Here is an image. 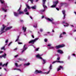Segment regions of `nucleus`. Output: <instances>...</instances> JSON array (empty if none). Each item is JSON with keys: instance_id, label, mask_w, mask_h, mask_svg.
Wrapping results in <instances>:
<instances>
[{"instance_id": "09e8293b", "label": "nucleus", "mask_w": 76, "mask_h": 76, "mask_svg": "<svg viewBox=\"0 0 76 76\" xmlns=\"http://www.w3.org/2000/svg\"><path fill=\"white\" fill-rule=\"evenodd\" d=\"M31 36L33 38H34V35H31Z\"/></svg>"}, {"instance_id": "052dcab7", "label": "nucleus", "mask_w": 76, "mask_h": 76, "mask_svg": "<svg viewBox=\"0 0 76 76\" xmlns=\"http://www.w3.org/2000/svg\"><path fill=\"white\" fill-rule=\"evenodd\" d=\"M22 66L21 64H20L18 65V67H20V66Z\"/></svg>"}, {"instance_id": "603ef678", "label": "nucleus", "mask_w": 76, "mask_h": 76, "mask_svg": "<svg viewBox=\"0 0 76 76\" xmlns=\"http://www.w3.org/2000/svg\"><path fill=\"white\" fill-rule=\"evenodd\" d=\"M44 36H47L48 35L47 34H45L44 35Z\"/></svg>"}, {"instance_id": "58836bf2", "label": "nucleus", "mask_w": 76, "mask_h": 76, "mask_svg": "<svg viewBox=\"0 0 76 76\" xmlns=\"http://www.w3.org/2000/svg\"><path fill=\"white\" fill-rule=\"evenodd\" d=\"M44 41H45V42H47L48 40H47V39H44Z\"/></svg>"}, {"instance_id": "2f4dec72", "label": "nucleus", "mask_w": 76, "mask_h": 76, "mask_svg": "<svg viewBox=\"0 0 76 76\" xmlns=\"http://www.w3.org/2000/svg\"><path fill=\"white\" fill-rule=\"evenodd\" d=\"M64 4V3H61V6H63Z\"/></svg>"}, {"instance_id": "f3484780", "label": "nucleus", "mask_w": 76, "mask_h": 76, "mask_svg": "<svg viewBox=\"0 0 76 76\" xmlns=\"http://www.w3.org/2000/svg\"><path fill=\"white\" fill-rule=\"evenodd\" d=\"M56 62H58V63H64L63 61H58L53 62H52V64H54V63H56Z\"/></svg>"}, {"instance_id": "c756f323", "label": "nucleus", "mask_w": 76, "mask_h": 76, "mask_svg": "<svg viewBox=\"0 0 76 76\" xmlns=\"http://www.w3.org/2000/svg\"><path fill=\"white\" fill-rule=\"evenodd\" d=\"M63 37V34L61 33L59 35V38H62Z\"/></svg>"}, {"instance_id": "c03bdc74", "label": "nucleus", "mask_w": 76, "mask_h": 76, "mask_svg": "<svg viewBox=\"0 0 76 76\" xmlns=\"http://www.w3.org/2000/svg\"><path fill=\"white\" fill-rule=\"evenodd\" d=\"M33 27H34V28H37V25L36 26H33Z\"/></svg>"}, {"instance_id": "bb28decb", "label": "nucleus", "mask_w": 76, "mask_h": 76, "mask_svg": "<svg viewBox=\"0 0 76 76\" xmlns=\"http://www.w3.org/2000/svg\"><path fill=\"white\" fill-rule=\"evenodd\" d=\"M24 12H28V10H27V8H26L24 10Z\"/></svg>"}, {"instance_id": "423d86ee", "label": "nucleus", "mask_w": 76, "mask_h": 76, "mask_svg": "<svg viewBox=\"0 0 76 76\" xmlns=\"http://www.w3.org/2000/svg\"><path fill=\"white\" fill-rule=\"evenodd\" d=\"M58 3V1H53V5L51 6L52 8H54L57 7V4Z\"/></svg>"}, {"instance_id": "0eeeda50", "label": "nucleus", "mask_w": 76, "mask_h": 76, "mask_svg": "<svg viewBox=\"0 0 76 76\" xmlns=\"http://www.w3.org/2000/svg\"><path fill=\"white\" fill-rule=\"evenodd\" d=\"M46 1V0H42V5L44 9H45L46 10L47 8V7L45 5V2Z\"/></svg>"}, {"instance_id": "5fc2aeb1", "label": "nucleus", "mask_w": 76, "mask_h": 76, "mask_svg": "<svg viewBox=\"0 0 76 76\" xmlns=\"http://www.w3.org/2000/svg\"><path fill=\"white\" fill-rule=\"evenodd\" d=\"M66 32H63L62 34L63 35H64V34H66Z\"/></svg>"}, {"instance_id": "72a5a7b5", "label": "nucleus", "mask_w": 76, "mask_h": 76, "mask_svg": "<svg viewBox=\"0 0 76 76\" xmlns=\"http://www.w3.org/2000/svg\"><path fill=\"white\" fill-rule=\"evenodd\" d=\"M30 0V1H31V3L32 4V3H33V1H34V0Z\"/></svg>"}, {"instance_id": "aec40b11", "label": "nucleus", "mask_w": 76, "mask_h": 76, "mask_svg": "<svg viewBox=\"0 0 76 76\" xmlns=\"http://www.w3.org/2000/svg\"><path fill=\"white\" fill-rule=\"evenodd\" d=\"M61 69H63V68L61 66H59V68H58L57 69V71H59V70H61Z\"/></svg>"}, {"instance_id": "4468645a", "label": "nucleus", "mask_w": 76, "mask_h": 76, "mask_svg": "<svg viewBox=\"0 0 76 76\" xmlns=\"http://www.w3.org/2000/svg\"><path fill=\"white\" fill-rule=\"evenodd\" d=\"M6 54L4 53L2 56H0V58H1L2 57H3L4 58H6Z\"/></svg>"}, {"instance_id": "69168bd1", "label": "nucleus", "mask_w": 76, "mask_h": 76, "mask_svg": "<svg viewBox=\"0 0 76 76\" xmlns=\"http://www.w3.org/2000/svg\"><path fill=\"white\" fill-rule=\"evenodd\" d=\"M52 32H54V30H52Z\"/></svg>"}, {"instance_id": "9d476101", "label": "nucleus", "mask_w": 76, "mask_h": 76, "mask_svg": "<svg viewBox=\"0 0 76 76\" xmlns=\"http://www.w3.org/2000/svg\"><path fill=\"white\" fill-rule=\"evenodd\" d=\"M65 45L64 44H62L61 45H60L58 46H56V48L57 49H58V48H62L63 47H64Z\"/></svg>"}, {"instance_id": "20e7f679", "label": "nucleus", "mask_w": 76, "mask_h": 76, "mask_svg": "<svg viewBox=\"0 0 76 76\" xmlns=\"http://www.w3.org/2000/svg\"><path fill=\"white\" fill-rule=\"evenodd\" d=\"M42 56V54H38L36 55V57L39 59H40L41 60H42L43 61V64H45L46 63V60L42 59L41 56Z\"/></svg>"}, {"instance_id": "680f3d73", "label": "nucleus", "mask_w": 76, "mask_h": 76, "mask_svg": "<svg viewBox=\"0 0 76 76\" xmlns=\"http://www.w3.org/2000/svg\"><path fill=\"white\" fill-rule=\"evenodd\" d=\"M44 18V16H43L42 17V19H43V18Z\"/></svg>"}, {"instance_id": "412c9836", "label": "nucleus", "mask_w": 76, "mask_h": 76, "mask_svg": "<svg viewBox=\"0 0 76 76\" xmlns=\"http://www.w3.org/2000/svg\"><path fill=\"white\" fill-rule=\"evenodd\" d=\"M45 9H44V10H42L39 11V12L40 13H42L43 12H44L45 11Z\"/></svg>"}, {"instance_id": "f257e3e1", "label": "nucleus", "mask_w": 76, "mask_h": 76, "mask_svg": "<svg viewBox=\"0 0 76 76\" xmlns=\"http://www.w3.org/2000/svg\"><path fill=\"white\" fill-rule=\"evenodd\" d=\"M0 3L3 4L2 5V7L1 8L2 10L4 12H7V9H6V8H9V6H7V3H5L4 0H0Z\"/></svg>"}, {"instance_id": "6e6552de", "label": "nucleus", "mask_w": 76, "mask_h": 76, "mask_svg": "<svg viewBox=\"0 0 76 76\" xmlns=\"http://www.w3.org/2000/svg\"><path fill=\"white\" fill-rule=\"evenodd\" d=\"M39 39V38H36L35 39H32L30 40L29 42L28 43L29 44H34V43L37 40H38Z\"/></svg>"}, {"instance_id": "6e6d98bb", "label": "nucleus", "mask_w": 76, "mask_h": 76, "mask_svg": "<svg viewBox=\"0 0 76 76\" xmlns=\"http://www.w3.org/2000/svg\"><path fill=\"white\" fill-rule=\"evenodd\" d=\"M47 33L48 34H50V32H47Z\"/></svg>"}, {"instance_id": "cd10ccee", "label": "nucleus", "mask_w": 76, "mask_h": 76, "mask_svg": "<svg viewBox=\"0 0 76 76\" xmlns=\"http://www.w3.org/2000/svg\"><path fill=\"white\" fill-rule=\"evenodd\" d=\"M48 48H49V49H54V47H49Z\"/></svg>"}, {"instance_id": "e2e57ef3", "label": "nucleus", "mask_w": 76, "mask_h": 76, "mask_svg": "<svg viewBox=\"0 0 76 76\" xmlns=\"http://www.w3.org/2000/svg\"><path fill=\"white\" fill-rule=\"evenodd\" d=\"M2 53H3V51H1L0 52V54Z\"/></svg>"}, {"instance_id": "2eb2a0df", "label": "nucleus", "mask_w": 76, "mask_h": 76, "mask_svg": "<svg viewBox=\"0 0 76 76\" xmlns=\"http://www.w3.org/2000/svg\"><path fill=\"white\" fill-rule=\"evenodd\" d=\"M62 23H64V25H64V26L65 27H66V26H69L68 24L67 23H66V22H65V21H63L62 22Z\"/></svg>"}, {"instance_id": "7c9ffc66", "label": "nucleus", "mask_w": 76, "mask_h": 76, "mask_svg": "<svg viewBox=\"0 0 76 76\" xmlns=\"http://www.w3.org/2000/svg\"><path fill=\"white\" fill-rule=\"evenodd\" d=\"M39 31L40 32H43V29H42V28H40L39 29Z\"/></svg>"}, {"instance_id": "473e14b6", "label": "nucleus", "mask_w": 76, "mask_h": 76, "mask_svg": "<svg viewBox=\"0 0 76 76\" xmlns=\"http://www.w3.org/2000/svg\"><path fill=\"white\" fill-rule=\"evenodd\" d=\"M70 56H68V57H67V59L68 60H70Z\"/></svg>"}, {"instance_id": "c9c22d12", "label": "nucleus", "mask_w": 76, "mask_h": 76, "mask_svg": "<svg viewBox=\"0 0 76 76\" xmlns=\"http://www.w3.org/2000/svg\"><path fill=\"white\" fill-rule=\"evenodd\" d=\"M71 55H72V56H74V57H75L76 56V55L74 53L72 54Z\"/></svg>"}, {"instance_id": "13d9d810", "label": "nucleus", "mask_w": 76, "mask_h": 76, "mask_svg": "<svg viewBox=\"0 0 76 76\" xmlns=\"http://www.w3.org/2000/svg\"><path fill=\"white\" fill-rule=\"evenodd\" d=\"M19 60H20V61H22V59L20 58H19Z\"/></svg>"}, {"instance_id": "8fccbe9b", "label": "nucleus", "mask_w": 76, "mask_h": 76, "mask_svg": "<svg viewBox=\"0 0 76 76\" xmlns=\"http://www.w3.org/2000/svg\"><path fill=\"white\" fill-rule=\"evenodd\" d=\"M4 70L5 71H6V72H7V69H6L5 68H4Z\"/></svg>"}, {"instance_id": "5701e85b", "label": "nucleus", "mask_w": 76, "mask_h": 76, "mask_svg": "<svg viewBox=\"0 0 76 76\" xmlns=\"http://www.w3.org/2000/svg\"><path fill=\"white\" fill-rule=\"evenodd\" d=\"M30 64V63H28L26 64H24V66H29Z\"/></svg>"}, {"instance_id": "c85d7f7f", "label": "nucleus", "mask_w": 76, "mask_h": 76, "mask_svg": "<svg viewBox=\"0 0 76 76\" xmlns=\"http://www.w3.org/2000/svg\"><path fill=\"white\" fill-rule=\"evenodd\" d=\"M14 70H18V71H20V72H22V71L20 69H14Z\"/></svg>"}, {"instance_id": "a211bd4d", "label": "nucleus", "mask_w": 76, "mask_h": 76, "mask_svg": "<svg viewBox=\"0 0 76 76\" xmlns=\"http://www.w3.org/2000/svg\"><path fill=\"white\" fill-rule=\"evenodd\" d=\"M23 32H25L26 31V27L23 26Z\"/></svg>"}, {"instance_id": "4c0bfd02", "label": "nucleus", "mask_w": 76, "mask_h": 76, "mask_svg": "<svg viewBox=\"0 0 76 76\" xmlns=\"http://www.w3.org/2000/svg\"><path fill=\"white\" fill-rule=\"evenodd\" d=\"M42 71H46V69L43 68L42 69Z\"/></svg>"}, {"instance_id": "3c124183", "label": "nucleus", "mask_w": 76, "mask_h": 76, "mask_svg": "<svg viewBox=\"0 0 76 76\" xmlns=\"http://www.w3.org/2000/svg\"><path fill=\"white\" fill-rule=\"evenodd\" d=\"M56 10H58V11L59 10V8H56Z\"/></svg>"}, {"instance_id": "de8ad7c7", "label": "nucleus", "mask_w": 76, "mask_h": 76, "mask_svg": "<svg viewBox=\"0 0 76 76\" xmlns=\"http://www.w3.org/2000/svg\"><path fill=\"white\" fill-rule=\"evenodd\" d=\"M30 46H33L34 47V48H35V46H34V45H30Z\"/></svg>"}, {"instance_id": "39448f33", "label": "nucleus", "mask_w": 76, "mask_h": 76, "mask_svg": "<svg viewBox=\"0 0 76 76\" xmlns=\"http://www.w3.org/2000/svg\"><path fill=\"white\" fill-rule=\"evenodd\" d=\"M46 19L48 20V21L51 22L52 24H54V25H56L57 24V22H54V19L52 18H45Z\"/></svg>"}, {"instance_id": "338daca9", "label": "nucleus", "mask_w": 76, "mask_h": 76, "mask_svg": "<svg viewBox=\"0 0 76 76\" xmlns=\"http://www.w3.org/2000/svg\"><path fill=\"white\" fill-rule=\"evenodd\" d=\"M20 22H23V20H20Z\"/></svg>"}, {"instance_id": "a878e982", "label": "nucleus", "mask_w": 76, "mask_h": 76, "mask_svg": "<svg viewBox=\"0 0 76 76\" xmlns=\"http://www.w3.org/2000/svg\"><path fill=\"white\" fill-rule=\"evenodd\" d=\"M31 8L32 9H36V6H34L32 7H31Z\"/></svg>"}, {"instance_id": "f704fd0d", "label": "nucleus", "mask_w": 76, "mask_h": 76, "mask_svg": "<svg viewBox=\"0 0 76 76\" xmlns=\"http://www.w3.org/2000/svg\"><path fill=\"white\" fill-rule=\"evenodd\" d=\"M47 46H48V47H51V44H49L47 45Z\"/></svg>"}, {"instance_id": "dca6fc26", "label": "nucleus", "mask_w": 76, "mask_h": 76, "mask_svg": "<svg viewBox=\"0 0 76 76\" xmlns=\"http://www.w3.org/2000/svg\"><path fill=\"white\" fill-rule=\"evenodd\" d=\"M20 37V35H19V36H17V39L15 40V42H17V41H18V42H19L20 41V40L19 38V37Z\"/></svg>"}, {"instance_id": "774afa93", "label": "nucleus", "mask_w": 76, "mask_h": 76, "mask_svg": "<svg viewBox=\"0 0 76 76\" xmlns=\"http://www.w3.org/2000/svg\"><path fill=\"white\" fill-rule=\"evenodd\" d=\"M74 13L75 14H76V12H74Z\"/></svg>"}, {"instance_id": "6ab92c4d", "label": "nucleus", "mask_w": 76, "mask_h": 76, "mask_svg": "<svg viewBox=\"0 0 76 76\" xmlns=\"http://www.w3.org/2000/svg\"><path fill=\"white\" fill-rule=\"evenodd\" d=\"M14 15L15 16L17 17L19 15V13L16 12H14Z\"/></svg>"}, {"instance_id": "49530a36", "label": "nucleus", "mask_w": 76, "mask_h": 76, "mask_svg": "<svg viewBox=\"0 0 76 76\" xmlns=\"http://www.w3.org/2000/svg\"><path fill=\"white\" fill-rule=\"evenodd\" d=\"M15 65L16 66V67H18V64L16 63Z\"/></svg>"}, {"instance_id": "a19ab883", "label": "nucleus", "mask_w": 76, "mask_h": 76, "mask_svg": "<svg viewBox=\"0 0 76 76\" xmlns=\"http://www.w3.org/2000/svg\"><path fill=\"white\" fill-rule=\"evenodd\" d=\"M38 50H39V48H37L35 49V51H38Z\"/></svg>"}, {"instance_id": "a18cd8bd", "label": "nucleus", "mask_w": 76, "mask_h": 76, "mask_svg": "<svg viewBox=\"0 0 76 76\" xmlns=\"http://www.w3.org/2000/svg\"><path fill=\"white\" fill-rule=\"evenodd\" d=\"M5 43H7L8 42V40H6L5 42Z\"/></svg>"}, {"instance_id": "f03ea898", "label": "nucleus", "mask_w": 76, "mask_h": 76, "mask_svg": "<svg viewBox=\"0 0 76 76\" xmlns=\"http://www.w3.org/2000/svg\"><path fill=\"white\" fill-rule=\"evenodd\" d=\"M3 28H1V30L0 31V35L1 34H3V33H4V32H5V31H6L7 30H9L10 29H12L13 27L12 26H10L6 28V29H5L6 28V26H4V24H3L2 25Z\"/></svg>"}, {"instance_id": "f8f14e48", "label": "nucleus", "mask_w": 76, "mask_h": 76, "mask_svg": "<svg viewBox=\"0 0 76 76\" xmlns=\"http://www.w3.org/2000/svg\"><path fill=\"white\" fill-rule=\"evenodd\" d=\"M57 53H59V54H63L64 53V52H63L62 50H58L57 51Z\"/></svg>"}, {"instance_id": "b1692460", "label": "nucleus", "mask_w": 76, "mask_h": 76, "mask_svg": "<svg viewBox=\"0 0 76 76\" xmlns=\"http://www.w3.org/2000/svg\"><path fill=\"white\" fill-rule=\"evenodd\" d=\"M26 7L27 8H28V9H31V7H29V5H28V4H26Z\"/></svg>"}, {"instance_id": "7ed1b4c3", "label": "nucleus", "mask_w": 76, "mask_h": 76, "mask_svg": "<svg viewBox=\"0 0 76 76\" xmlns=\"http://www.w3.org/2000/svg\"><path fill=\"white\" fill-rule=\"evenodd\" d=\"M52 65L50 64L49 67V69L50 70L47 72H44L41 70L38 71V70H36L34 72V73H35L36 74H37V73H40V74H45L46 73V74H48V73H49L50 72V70H51V69H52Z\"/></svg>"}, {"instance_id": "9b49d317", "label": "nucleus", "mask_w": 76, "mask_h": 76, "mask_svg": "<svg viewBox=\"0 0 76 76\" xmlns=\"http://www.w3.org/2000/svg\"><path fill=\"white\" fill-rule=\"evenodd\" d=\"M25 46H26V45H24L23 47V49H21V50H22V51L21 52L22 53H23V52H24V51H25L26 50V49H27L28 48L26 47Z\"/></svg>"}, {"instance_id": "393cba45", "label": "nucleus", "mask_w": 76, "mask_h": 76, "mask_svg": "<svg viewBox=\"0 0 76 76\" xmlns=\"http://www.w3.org/2000/svg\"><path fill=\"white\" fill-rule=\"evenodd\" d=\"M7 44H6L4 46H3V47H2L1 48V49L4 50H5V49H4V48H5V46H6V45H7Z\"/></svg>"}, {"instance_id": "bf43d9fd", "label": "nucleus", "mask_w": 76, "mask_h": 76, "mask_svg": "<svg viewBox=\"0 0 76 76\" xmlns=\"http://www.w3.org/2000/svg\"><path fill=\"white\" fill-rule=\"evenodd\" d=\"M30 18L31 19H32V17L31 16H30Z\"/></svg>"}, {"instance_id": "4d7b16f0", "label": "nucleus", "mask_w": 76, "mask_h": 76, "mask_svg": "<svg viewBox=\"0 0 76 76\" xmlns=\"http://www.w3.org/2000/svg\"><path fill=\"white\" fill-rule=\"evenodd\" d=\"M69 35H72V33H69Z\"/></svg>"}, {"instance_id": "4be33fe9", "label": "nucleus", "mask_w": 76, "mask_h": 76, "mask_svg": "<svg viewBox=\"0 0 76 76\" xmlns=\"http://www.w3.org/2000/svg\"><path fill=\"white\" fill-rule=\"evenodd\" d=\"M7 64H8V62H7L6 64H4L2 66V67H4V66H6V67H7Z\"/></svg>"}, {"instance_id": "ddd939ff", "label": "nucleus", "mask_w": 76, "mask_h": 76, "mask_svg": "<svg viewBox=\"0 0 76 76\" xmlns=\"http://www.w3.org/2000/svg\"><path fill=\"white\" fill-rule=\"evenodd\" d=\"M62 13L63 14V15H64V19H65V18H66V12L65 11V10H63L62 11Z\"/></svg>"}, {"instance_id": "e433bc0d", "label": "nucleus", "mask_w": 76, "mask_h": 76, "mask_svg": "<svg viewBox=\"0 0 76 76\" xmlns=\"http://www.w3.org/2000/svg\"><path fill=\"white\" fill-rule=\"evenodd\" d=\"M25 14L26 15H29V12H26Z\"/></svg>"}, {"instance_id": "0e129e2a", "label": "nucleus", "mask_w": 76, "mask_h": 76, "mask_svg": "<svg viewBox=\"0 0 76 76\" xmlns=\"http://www.w3.org/2000/svg\"><path fill=\"white\" fill-rule=\"evenodd\" d=\"M0 66H2V63H0Z\"/></svg>"}, {"instance_id": "ea45409f", "label": "nucleus", "mask_w": 76, "mask_h": 76, "mask_svg": "<svg viewBox=\"0 0 76 76\" xmlns=\"http://www.w3.org/2000/svg\"><path fill=\"white\" fill-rule=\"evenodd\" d=\"M12 42H11L8 45V46H10V45L11 44H12Z\"/></svg>"}, {"instance_id": "864d4df0", "label": "nucleus", "mask_w": 76, "mask_h": 76, "mask_svg": "<svg viewBox=\"0 0 76 76\" xmlns=\"http://www.w3.org/2000/svg\"><path fill=\"white\" fill-rule=\"evenodd\" d=\"M18 55H17L15 56H14L15 57V58H16L17 57H18Z\"/></svg>"}, {"instance_id": "37998d69", "label": "nucleus", "mask_w": 76, "mask_h": 76, "mask_svg": "<svg viewBox=\"0 0 76 76\" xmlns=\"http://www.w3.org/2000/svg\"><path fill=\"white\" fill-rule=\"evenodd\" d=\"M18 44H22V43L18 42Z\"/></svg>"}, {"instance_id": "1a4fd4ad", "label": "nucleus", "mask_w": 76, "mask_h": 76, "mask_svg": "<svg viewBox=\"0 0 76 76\" xmlns=\"http://www.w3.org/2000/svg\"><path fill=\"white\" fill-rule=\"evenodd\" d=\"M22 6L20 5V7L18 9V12H19L18 14L19 15H21V14H23L24 13V12H23V11H20V9H21V7Z\"/></svg>"}, {"instance_id": "79ce46f5", "label": "nucleus", "mask_w": 76, "mask_h": 76, "mask_svg": "<svg viewBox=\"0 0 76 76\" xmlns=\"http://www.w3.org/2000/svg\"><path fill=\"white\" fill-rule=\"evenodd\" d=\"M57 60H60V57H58L57 58Z\"/></svg>"}]
</instances>
